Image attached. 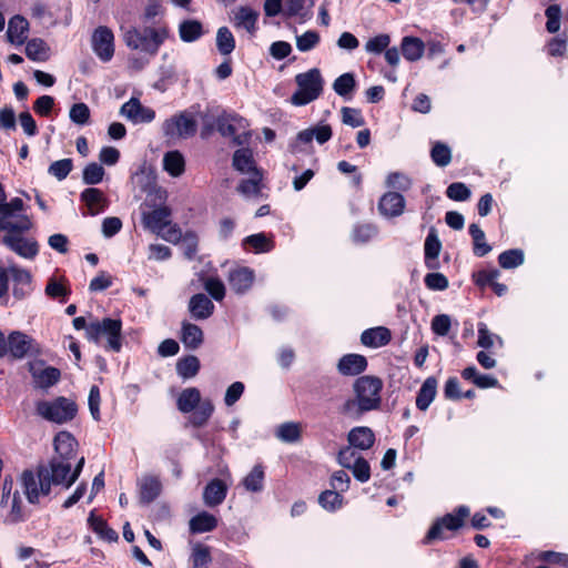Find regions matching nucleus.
Instances as JSON below:
<instances>
[{
    "instance_id": "58",
    "label": "nucleus",
    "mask_w": 568,
    "mask_h": 568,
    "mask_svg": "<svg viewBox=\"0 0 568 568\" xmlns=\"http://www.w3.org/2000/svg\"><path fill=\"white\" fill-rule=\"evenodd\" d=\"M333 89L341 97L348 95L355 89V78L353 73L346 72L335 79Z\"/></svg>"
},
{
    "instance_id": "15",
    "label": "nucleus",
    "mask_w": 568,
    "mask_h": 568,
    "mask_svg": "<svg viewBox=\"0 0 568 568\" xmlns=\"http://www.w3.org/2000/svg\"><path fill=\"white\" fill-rule=\"evenodd\" d=\"M120 114L133 124L150 123L155 119L154 110L142 105L136 98L126 101L121 106Z\"/></svg>"
},
{
    "instance_id": "33",
    "label": "nucleus",
    "mask_w": 568,
    "mask_h": 568,
    "mask_svg": "<svg viewBox=\"0 0 568 568\" xmlns=\"http://www.w3.org/2000/svg\"><path fill=\"white\" fill-rule=\"evenodd\" d=\"M189 310L194 318L205 320L212 315L214 305L206 295L195 294L190 300Z\"/></svg>"
},
{
    "instance_id": "55",
    "label": "nucleus",
    "mask_w": 568,
    "mask_h": 568,
    "mask_svg": "<svg viewBox=\"0 0 568 568\" xmlns=\"http://www.w3.org/2000/svg\"><path fill=\"white\" fill-rule=\"evenodd\" d=\"M320 41L321 37L318 32L308 30L301 36H296V48L301 52H308L316 48Z\"/></svg>"
},
{
    "instance_id": "48",
    "label": "nucleus",
    "mask_w": 568,
    "mask_h": 568,
    "mask_svg": "<svg viewBox=\"0 0 568 568\" xmlns=\"http://www.w3.org/2000/svg\"><path fill=\"white\" fill-rule=\"evenodd\" d=\"M7 509L8 511L4 517L6 523L17 524L23 520L22 500L19 490L16 489L13 491L12 499Z\"/></svg>"
},
{
    "instance_id": "29",
    "label": "nucleus",
    "mask_w": 568,
    "mask_h": 568,
    "mask_svg": "<svg viewBox=\"0 0 568 568\" xmlns=\"http://www.w3.org/2000/svg\"><path fill=\"white\" fill-rule=\"evenodd\" d=\"M81 200L85 203L91 215L102 213L108 206V200L99 189H85L81 193Z\"/></svg>"
},
{
    "instance_id": "2",
    "label": "nucleus",
    "mask_w": 568,
    "mask_h": 568,
    "mask_svg": "<svg viewBox=\"0 0 568 568\" xmlns=\"http://www.w3.org/2000/svg\"><path fill=\"white\" fill-rule=\"evenodd\" d=\"M181 413H193L191 424L201 427L207 423L214 412V405L211 399H202L201 393L196 387L183 389L176 400Z\"/></svg>"
},
{
    "instance_id": "24",
    "label": "nucleus",
    "mask_w": 568,
    "mask_h": 568,
    "mask_svg": "<svg viewBox=\"0 0 568 568\" xmlns=\"http://www.w3.org/2000/svg\"><path fill=\"white\" fill-rule=\"evenodd\" d=\"M29 32V22L21 16L12 17L8 22L7 39L11 44L22 45Z\"/></svg>"
},
{
    "instance_id": "1",
    "label": "nucleus",
    "mask_w": 568,
    "mask_h": 568,
    "mask_svg": "<svg viewBox=\"0 0 568 568\" xmlns=\"http://www.w3.org/2000/svg\"><path fill=\"white\" fill-rule=\"evenodd\" d=\"M383 382L378 377L362 376L354 383L355 398L347 399L341 413L351 418H358L364 413L377 409L381 405Z\"/></svg>"
},
{
    "instance_id": "20",
    "label": "nucleus",
    "mask_w": 568,
    "mask_h": 568,
    "mask_svg": "<svg viewBox=\"0 0 568 568\" xmlns=\"http://www.w3.org/2000/svg\"><path fill=\"white\" fill-rule=\"evenodd\" d=\"M171 211L166 206H160L151 212L142 214V223L145 229L155 234L161 232L170 224Z\"/></svg>"
},
{
    "instance_id": "16",
    "label": "nucleus",
    "mask_w": 568,
    "mask_h": 568,
    "mask_svg": "<svg viewBox=\"0 0 568 568\" xmlns=\"http://www.w3.org/2000/svg\"><path fill=\"white\" fill-rule=\"evenodd\" d=\"M92 49L98 58L110 61L114 54V37L106 27H99L92 36Z\"/></svg>"
},
{
    "instance_id": "17",
    "label": "nucleus",
    "mask_w": 568,
    "mask_h": 568,
    "mask_svg": "<svg viewBox=\"0 0 568 568\" xmlns=\"http://www.w3.org/2000/svg\"><path fill=\"white\" fill-rule=\"evenodd\" d=\"M260 12L248 6H240L232 10L231 22L237 30H244L250 36L257 31Z\"/></svg>"
},
{
    "instance_id": "8",
    "label": "nucleus",
    "mask_w": 568,
    "mask_h": 568,
    "mask_svg": "<svg viewBox=\"0 0 568 568\" xmlns=\"http://www.w3.org/2000/svg\"><path fill=\"white\" fill-rule=\"evenodd\" d=\"M36 410L48 422L63 424L73 419L78 409L73 400L61 396L52 400H39Z\"/></svg>"
},
{
    "instance_id": "57",
    "label": "nucleus",
    "mask_w": 568,
    "mask_h": 568,
    "mask_svg": "<svg viewBox=\"0 0 568 568\" xmlns=\"http://www.w3.org/2000/svg\"><path fill=\"white\" fill-rule=\"evenodd\" d=\"M90 114H91V112H90L89 106L83 102L74 103L70 108V111H69L70 120L74 124H78L81 126L87 125L89 123Z\"/></svg>"
},
{
    "instance_id": "47",
    "label": "nucleus",
    "mask_w": 568,
    "mask_h": 568,
    "mask_svg": "<svg viewBox=\"0 0 568 568\" xmlns=\"http://www.w3.org/2000/svg\"><path fill=\"white\" fill-rule=\"evenodd\" d=\"M216 48L223 55H229L235 49V39L227 27L219 28L216 32Z\"/></svg>"
},
{
    "instance_id": "52",
    "label": "nucleus",
    "mask_w": 568,
    "mask_h": 568,
    "mask_svg": "<svg viewBox=\"0 0 568 568\" xmlns=\"http://www.w3.org/2000/svg\"><path fill=\"white\" fill-rule=\"evenodd\" d=\"M276 436L285 443L297 442L301 437V426L297 423H284L278 426Z\"/></svg>"
},
{
    "instance_id": "22",
    "label": "nucleus",
    "mask_w": 568,
    "mask_h": 568,
    "mask_svg": "<svg viewBox=\"0 0 568 568\" xmlns=\"http://www.w3.org/2000/svg\"><path fill=\"white\" fill-rule=\"evenodd\" d=\"M313 6L314 0H286L284 3V14L288 18H295L300 23H304L312 18Z\"/></svg>"
},
{
    "instance_id": "61",
    "label": "nucleus",
    "mask_w": 568,
    "mask_h": 568,
    "mask_svg": "<svg viewBox=\"0 0 568 568\" xmlns=\"http://www.w3.org/2000/svg\"><path fill=\"white\" fill-rule=\"evenodd\" d=\"M430 155L435 164L438 166H446L452 160L450 149L440 142L434 144Z\"/></svg>"
},
{
    "instance_id": "35",
    "label": "nucleus",
    "mask_w": 568,
    "mask_h": 568,
    "mask_svg": "<svg viewBox=\"0 0 568 568\" xmlns=\"http://www.w3.org/2000/svg\"><path fill=\"white\" fill-rule=\"evenodd\" d=\"M436 393L437 381L434 377L426 378L416 397L417 408L426 410L435 399Z\"/></svg>"
},
{
    "instance_id": "51",
    "label": "nucleus",
    "mask_w": 568,
    "mask_h": 568,
    "mask_svg": "<svg viewBox=\"0 0 568 568\" xmlns=\"http://www.w3.org/2000/svg\"><path fill=\"white\" fill-rule=\"evenodd\" d=\"M244 245H250L255 253H266L274 247L271 239H268L264 233H257L245 237Z\"/></svg>"
},
{
    "instance_id": "14",
    "label": "nucleus",
    "mask_w": 568,
    "mask_h": 568,
    "mask_svg": "<svg viewBox=\"0 0 568 568\" xmlns=\"http://www.w3.org/2000/svg\"><path fill=\"white\" fill-rule=\"evenodd\" d=\"M332 128L328 124H318L307 128L297 133L295 141L291 144V151L297 153L301 145L311 144L315 140L318 144H324L332 138Z\"/></svg>"
},
{
    "instance_id": "45",
    "label": "nucleus",
    "mask_w": 568,
    "mask_h": 568,
    "mask_svg": "<svg viewBox=\"0 0 568 568\" xmlns=\"http://www.w3.org/2000/svg\"><path fill=\"white\" fill-rule=\"evenodd\" d=\"M181 339L185 347L197 348L203 342V332L199 326L186 323L182 327Z\"/></svg>"
},
{
    "instance_id": "26",
    "label": "nucleus",
    "mask_w": 568,
    "mask_h": 568,
    "mask_svg": "<svg viewBox=\"0 0 568 568\" xmlns=\"http://www.w3.org/2000/svg\"><path fill=\"white\" fill-rule=\"evenodd\" d=\"M162 168L171 178H180L185 172V158L179 150L168 151L163 154Z\"/></svg>"
},
{
    "instance_id": "30",
    "label": "nucleus",
    "mask_w": 568,
    "mask_h": 568,
    "mask_svg": "<svg viewBox=\"0 0 568 568\" xmlns=\"http://www.w3.org/2000/svg\"><path fill=\"white\" fill-rule=\"evenodd\" d=\"M161 481L156 476L146 475L139 480V493L142 503L153 501L161 493Z\"/></svg>"
},
{
    "instance_id": "31",
    "label": "nucleus",
    "mask_w": 568,
    "mask_h": 568,
    "mask_svg": "<svg viewBox=\"0 0 568 568\" xmlns=\"http://www.w3.org/2000/svg\"><path fill=\"white\" fill-rule=\"evenodd\" d=\"M8 274L11 275L14 286L13 294L18 297H23L31 292V274L17 266H10Z\"/></svg>"
},
{
    "instance_id": "3",
    "label": "nucleus",
    "mask_w": 568,
    "mask_h": 568,
    "mask_svg": "<svg viewBox=\"0 0 568 568\" xmlns=\"http://www.w3.org/2000/svg\"><path fill=\"white\" fill-rule=\"evenodd\" d=\"M87 338L94 343L105 341L104 348L120 352L122 348V322L120 318L105 317L89 323Z\"/></svg>"
},
{
    "instance_id": "46",
    "label": "nucleus",
    "mask_w": 568,
    "mask_h": 568,
    "mask_svg": "<svg viewBox=\"0 0 568 568\" xmlns=\"http://www.w3.org/2000/svg\"><path fill=\"white\" fill-rule=\"evenodd\" d=\"M473 278L480 288H491L497 292V272L493 267H484L473 274Z\"/></svg>"
},
{
    "instance_id": "9",
    "label": "nucleus",
    "mask_w": 568,
    "mask_h": 568,
    "mask_svg": "<svg viewBox=\"0 0 568 568\" xmlns=\"http://www.w3.org/2000/svg\"><path fill=\"white\" fill-rule=\"evenodd\" d=\"M469 515L470 509L467 506L462 505L457 507L454 513L446 514L433 524L423 542L428 545L434 540L445 539V529L452 531L459 529Z\"/></svg>"
},
{
    "instance_id": "44",
    "label": "nucleus",
    "mask_w": 568,
    "mask_h": 568,
    "mask_svg": "<svg viewBox=\"0 0 568 568\" xmlns=\"http://www.w3.org/2000/svg\"><path fill=\"white\" fill-rule=\"evenodd\" d=\"M179 34L184 42L196 41L203 34L202 24L197 20H184L179 26Z\"/></svg>"
},
{
    "instance_id": "40",
    "label": "nucleus",
    "mask_w": 568,
    "mask_h": 568,
    "mask_svg": "<svg viewBox=\"0 0 568 568\" xmlns=\"http://www.w3.org/2000/svg\"><path fill=\"white\" fill-rule=\"evenodd\" d=\"M217 526V518L206 511H202L190 520V529L194 534L212 531Z\"/></svg>"
},
{
    "instance_id": "12",
    "label": "nucleus",
    "mask_w": 568,
    "mask_h": 568,
    "mask_svg": "<svg viewBox=\"0 0 568 568\" xmlns=\"http://www.w3.org/2000/svg\"><path fill=\"white\" fill-rule=\"evenodd\" d=\"M216 129L224 136L231 139L235 144H245L250 139L247 122L234 113H222L216 119Z\"/></svg>"
},
{
    "instance_id": "7",
    "label": "nucleus",
    "mask_w": 568,
    "mask_h": 568,
    "mask_svg": "<svg viewBox=\"0 0 568 568\" xmlns=\"http://www.w3.org/2000/svg\"><path fill=\"white\" fill-rule=\"evenodd\" d=\"M23 201L14 197L0 207V230L7 234L22 233L31 229L30 219L22 213Z\"/></svg>"
},
{
    "instance_id": "43",
    "label": "nucleus",
    "mask_w": 568,
    "mask_h": 568,
    "mask_svg": "<svg viewBox=\"0 0 568 568\" xmlns=\"http://www.w3.org/2000/svg\"><path fill=\"white\" fill-rule=\"evenodd\" d=\"M26 54L32 61L43 62L50 58V48L41 39H32L27 42Z\"/></svg>"
},
{
    "instance_id": "38",
    "label": "nucleus",
    "mask_w": 568,
    "mask_h": 568,
    "mask_svg": "<svg viewBox=\"0 0 568 568\" xmlns=\"http://www.w3.org/2000/svg\"><path fill=\"white\" fill-rule=\"evenodd\" d=\"M233 166L243 174H255V172H258L255 166L252 151L248 149L235 151L233 155Z\"/></svg>"
},
{
    "instance_id": "42",
    "label": "nucleus",
    "mask_w": 568,
    "mask_h": 568,
    "mask_svg": "<svg viewBox=\"0 0 568 568\" xmlns=\"http://www.w3.org/2000/svg\"><path fill=\"white\" fill-rule=\"evenodd\" d=\"M88 523L91 529L103 540L106 541H115L118 540V534L115 530L110 528L108 524L99 516L94 514V511L90 513L88 518Z\"/></svg>"
},
{
    "instance_id": "63",
    "label": "nucleus",
    "mask_w": 568,
    "mask_h": 568,
    "mask_svg": "<svg viewBox=\"0 0 568 568\" xmlns=\"http://www.w3.org/2000/svg\"><path fill=\"white\" fill-rule=\"evenodd\" d=\"M72 160L71 159H62L53 162L49 169L48 173L59 181L64 180L72 170Z\"/></svg>"
},
{
    "instance_id": "28",
    "label": "nucleus",
    "mask_w": 568,
    "mask_h": 568,
    "mask_svg": "<svg viewBox=\"0 0 568 568\" xmlns=\"http://www.w3.org/2000/svg\"><path fill=\"white\" fill-rule=\"evenodd\" d=\"M347 442L359 450H367L375 443V434L369 427L357 426L348 432Z\"/></svg>"
},
{
    "instance_id": "25",
    "label": "nucleus",
    "mask_w": 568,
    "mask_h": 568,
    "mask_svg": "<svg viewBox=\"0 0 568 568\" xmlns=\"http://www.w3.org/2000/svg\"><path fill=\"white\" fill-rule=\"evenodd\" d=\"M367 367L365 356L359 354H347L337 363L338 372L344 376H354L363 373Z\"/></svg>"
},
{
    "instance_id": "56",
    "label": "nucleus",
    "mask_w": 568,
    "mask_h": 568,
    "mask_svg": "<svg viewBox=\"0 0 568 568\" xmlns=\"http://www.w3.org/2000/svg\"><path fill=\"white\" fill-rule=\"evenodd\" d=\"M45 294L51 298L62 297L64 300L69 295L65 280L63 277H50L45 286Z\"/></svg>"
},
{
    "instance_id": "6",
    "label": "nucleus",
    "mask_w": 568,
    "mask_h": 568,
    "mask_svg": "<svg viewBox=\"0 0 568 568\" xmlns=\"http://www.w3.org/2000/svg\"><path fill=\"white\" fill-rule=\"evenodd\" d=\"M84 466V457H80L75 463L63 458H52L48 466H42V470L48 473L50 485H63L69 488L80 476Z\"/></svg>"
},
{
    "instance_id": "41",
    "label": "nucleus",
    "mask_w": 568,
    "mask_h": 568,
    "mask_svg": "<svg viewBox=\"0 0 568 568\" xmlns=\"http://www.w3.org/2000/svg\"><path fill=\"white\" fill-rule=\"evenodd\" d=\"M264 467L258 464L243 478L242 485L247 491L260 493L264 488Z\"/></svg>"
},
{
    "instance_id": "54",
    "label": "nucleus",
    "mask_w": 568,
    "mask_h": 568,
    "mask_svg": "<svg viewBox=\"0 0 568 568\" xmlns=\"http://www.w3.org/2000/svg\"><path fill=\"white\" fill-rule=\"evenodd\" d=\"M388 189L397 191H407L412 186V179L403 172H390L385 180Z\"/></svg>"
},
{
    "instance_id": "59",
    "label": "nucleus",
    "mask_w": 568,
    "mask_h": 568,
    "mask_svg": "<svg viewBox=\"0 0 568 568\" xmlns=\"http://www.w3.org/2000/svg\"><path fill=\"white\" fill-rule=\"evenodd\" d=\"M389 43L390 37L386 33H381L367 40L365 51L372 54H379L388 48Z\"/></svg>"
},
{
    "instance_id": "37",
    "label": "nucleus",
    "mask_w": 568,
    "mask_h": 568,
    "mask_svg": "<svg viewBox=\"0 0 568 568\" xmlns=\"http://www.w3.org/2000/svg\"><path fill=\"white\" fill-rule=\"evenodd\" d=\"M462 377L478 388L495 387L497 381L489 374H481L475 366H468L462 371Z\"/></svg>"
},
{
    "instance_id": "4",
    "label": "nucleus",
    "mask_w": 568,
    "mask_h": 568,
    "mask_svg": "<svg viewBox=\"0 0 568 568\" xmlns=\"http://www.w3.org/2000/svg\"><path fill=\"white\" fill-rule=\"evenodd\" d=\"M168 38V29L165 27L144 29L130 28L124 32L123 39L125 44L134 50H140L149 54H155Z\"/></svg>"
},
{
    "instance_id": "19",
    "label": "nucleus",
    "mask_w": 568,
    "mask_h": 568,
    "mask_svg": "<svg viewBox=\"0 0 568 568\" xmlns=\"http://www.w3.org/2000/svg\"><path fill=\"white\" fill-rule=\"evenodd\" d=\"M30 373L36 386L43 389L57 384L61 376L58 368L45 366L42 362H34L30 364Z\"/></svg>"
},
{
    "instance_id": "32",
    "label": "nucleus",
    "mask_w": 568,
    "mask_h": 568,
    "mask_svg": "<svg viewBox=\"0 0 568 568\" xmlns=\"http://www.w3.org/2000/svg\"><path fill=\"white\" fill-rule=\"evenodd\" d=\"M390 341V332L388 328L378 326L368 328L362 333L361 342L368 347L377 348L385 346Z\"/></svg>"
},
{
    "instance_id": "50",
    "label": "nucleus",
    "mask_w": 568,
    "mask_h": 568,
    "mask_svg": "<svg viewBox=\"0 0 568 568\" xmlns=\"http://www.w3.org/2000/svg\"><path fill=\"white\" fill-rule=\"evenodd\" d=\"M260 181L261 174L260 172H255V174H251L250 179L243 180L239 184L237 191L247 199L257 197L261 191Z\"/></svg>"
},
{
    "instance_id": "60",
    "label": "nucleus",
    "mask_w": 568,
    "mask_h": 568,
    "mask_svg": "<svg viewBox=\"0 0 568 568\" xmlns=\"http://www.w3.org/2000/svg\"><path fill=\"white\" fill-rule=\"evenodd\" d=\"M524 253L521 250H509L499 254V265L504 268H513L521 265Z\"/></svg>"
},
{
    "instance_id": "23",
    "label": "nucleus",
    "mask_w": 568,
    "mask_h": 568,
    "mask_svg": "<svg viewBox=\"0 0 568 568\" xmlns=\"http://www.w3.org/2000/svg\"><path fill=\"white\" fill-rule=\"evenodd\" d=\"M54 448L57 453V456L54 458H63L67 460L74 462L78 442L70 433L60 432L54 437Z\"/></svg>"
},
{
    "instance_id": "64",
    "label": "nucleus",
    "mask_w": 568,
    "mask_h": 568,
    "mask_svg": "<svg viewBox=\"0 0 568 568\" xmlns=\"http://www.w3.org/2000/svg\"><path fill=\"white\" fill-rule=\"evenodd\" d=\"M361 458L362 456L357 453V448L353 447L351 444L343 447L337 455V462L344 468H349Z\"/></svg>"
},
{
    "instance_id": "10",
    "label": "nucleus",
    "mask_w": 568,
    "mask_h": 568,
    "mask_svg": "<svg viewBox=\"0 0 568 568\" xmlns=\"http://www.w3.org/2000/svg\"><path fill=\"white\" fill-rule=\"evenodd\" d=\"M33 349V338L23 332L13 331L6 337L0 331V357L10 356L13 359H22Z\"/></svg>"
},
{
    "instance_id": "53",
    "label": "nucleus",
    "mask_w": 568,
    "mask_h": 568,
    "mask_svg": "<svg viewBox=\"0 0 568 568\" xmlns=\"http://www.w3.org/2000/svg\"><path fill=\"white\" fill-rule=\"evenodd\" d=\"M320 505L329 511H335L343 505V497L337 490H325L318 497Z\"/></svg>"
},
{
    "instance_id": "27",
    "label": "nucleus",
    "mask_w": 568,
    "mask_h": 568,
    "mask_svg": "<svg viewBox=\"0 0 568 568\" xmlns=\"http://www.w3.org/2000/svg\"><path fill=\"white\" fill-rule=\"evenodd\" d=\"M254 282V272L247 267L235 268L229 274V283L236 294L248 291Z\"/></svg>"
},
{
    "instance_id": "11",
    "label": "nucleus",
    "mask_w": 568,
    "mask_h": 568,
    "mask_svg": "<svg viewBox=\"0 0 568 568\" xmlns=\"http://www.w3.org/2000/svg\"><path fill=\"white\" fill-rule=\"evenodd\" d=\"M161 129L166 138L189 139L196 133L197 122L191 112L183 111L166 119Z\"/></svg>"
},
{
    "instance_id": "13",
    "label": "nucleus",
    "mask_w": 568,
    "mask_h": 568,
    "mask_svg": "<svg viewBox=\"0 0 568 568\" xmlns=\"http://www.w3.org/2000/svg\"><path fill=\"white\" fill-rule=\"evenodd\" d=\"M21 484L29 503L34 504L39 498L47 496L51 490L48 473L40 467L34 474L31 470H24L21 475Z\"/></svg>"
},
{
    "instance_id": "62",
    "label": "nucleus",
    "mask_w": 568,
    "mask_h": 568,
    "mask_svg": "<svg viewBox=\"0 0 568 568\" xmlns=\"http://www.w3.org/2000/svg\"><path fill=\"white\" fill-rule=\"evenodd\" d=\"M440 248L442 244L438 236L434 231L429 232L424 245L426 262L429 260L435 261L439 255Z\"/></svg>"
},
{
    "instance_id": "21",
    "label": "nucleus",
    "mask_w": 568,
    "mask_h": 568,
    "mask_svg": "<svg viewBox=\"0 0 568 568\" xmlns=\"http://www.w3.org/2000/svg\"><path fill=\"white\" fill-rule=\"evenodd\" d=\"M3 243L24 258H33L38 253L37 243L20 236L19 233L6 234L3 236Z\"/></svg>"
},
{
    "instance_id": "18",
    "label": "nucleus",
    "mask_w": 568,
    "mask_h": 568,
    "mask_svg": "<svg viewBox=\"0 0 568 568\" xmlns=\"http://www.w3.org/2000/svg\"><path fill=\"white\" fill-rule=\"evenodd\" d=\"M406 201L398 192H386L378 201L377 210L386 219L397 217L404 213Z\"/></svg>"
},
{
    "instance_id": "5",
    "label": "nucleus",
    "mask_w": 568,
    "mask_h": 568,
    "mask_svg": "<svg viewBox=\"0 0 568 568\" xmlns=\"http://www.w3.org/2000/svg\"><path fill=\"white\" fill-rule=\"evenodd\" d=\"M295 82L297 90L291 98V102L294 105L308 104L316 100L323 91L324 80L321 71L316 68L298 73L295 77Z\"/></svg>"
},
{
    "instance_id": "39",
    "label": "nucleus",
    "mask_w": 568,
    "mask_h": 568,
    "mask_svg": "<svg viewBox=\"0 0 568 568\" xmlns=\"http://www.w3.org/2000/svg\"><path fill=\"white\" fill-rule=\"evenodd\" d=\"M469 234L473 240V252L476 256H485L493 251V246L487 243L484 231L477 224L469 225Z\"/></svg>"
},
{
    "instance_id": "34",
    "label": "nucleus",
    "mask_w": 568,
    "mask_h": 568,
    "mask_svg": "<svg viewBox=\"0 0 568 568\" xmlns=\"http://www.w3.org/2000/svg\"><path fill=\"white\" fill-rule=\"evenodd\" d=\"M400 49L407 61L415 62L423 58L425 44L419 38L407 36L402 39Z\"/></svg>"
},
{
    "instance_id": "36",
    "label": "nucleus",
    "mask_w": 568,
    "mask_h": 568,
    "mask_svg": "<svg viewBox=\"0 0 568 568\" xmlns=\"http://www.w3.org/2000/svg\"><path fill=\"white\" fill-rule=\"evenodd\" d=\"M226 496V486L222 480L214 479L204 489L203 499L205 505L213 507L220 505Z\"/></svg>"
},
{
    "instance_id": "49",
    "label": "nucleus",
    "mask_w": 568,
    "mask_h": 568,
    "mask_svg": "<svg viewBox=\"0 0 568 568\" xmlns=\"http://www.w3.org/2000/svg\"><path fill=\"white\" fill-rule=\"evenodd\" d=\"M200 369V361L196 356H186L176 363V372L183 378L194 377Z\"/></svg>"
}]
</instances>
